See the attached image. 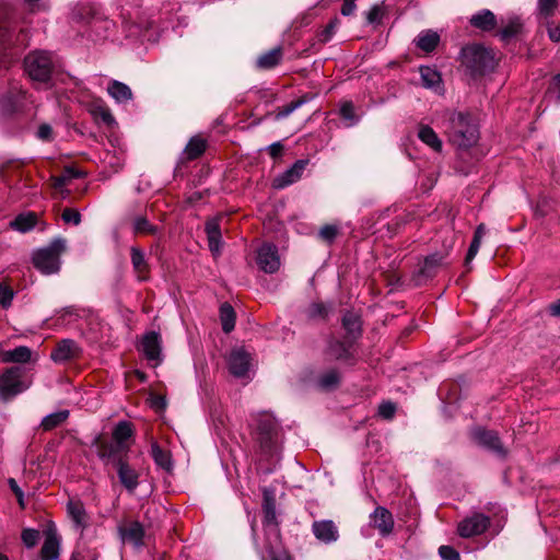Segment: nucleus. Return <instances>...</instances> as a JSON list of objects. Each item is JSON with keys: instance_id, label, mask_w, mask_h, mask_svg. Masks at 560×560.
<instances>
[{"instance_id": "nucleus-1", "label": "nucleus", "mask_w": 560, "mask_h": 560, "mask_svg": "<svg viewBox=\"0 0 560 560\" xmlns=\"http://www.w3.org/2000/svg\"><path fill=\"white\" fill-rule=\"evenodd\" d=\"M250 434L265 455H275L278 452L281 440V428L276 418L267 412L260 411L250 415Z\"/></svg>"}, {"instance_id": "nucleus-2", "label": "nucleus", "mask_w": 560, "mask_h": 560, "mask_svg": "<svg viewBox=\"0 0 560 560\" xmlns=\"http://www.w3.org/2000/svg\"><path fill=\"white\" fill-rule=\"evenodd\" d=\"M445 133L450 143L458 150H467L479 140V128L468 113L453 112L447 120Z\"/></svg>"}, {"instance_id": "nucleus-3", "label": "nucleus", "mask_w": 560, "mask_h": 560, "mask_svg": "<svg viewBox=\"0 0 560 560\" xmlns=\"http://www.w3.org/2000/svg\"><path fill=\"white\" fill-rule=\"evenodd\" d=\"M501 54L481 44H470L462 48L459 58L468 70H494Z\"/></svg>"}, {"instance_id": "nucleus-4", "label": "nucleus", "mask_w": 560, "mask_h": 560, "mask_svg": "<svg viewBox=\"0 0 560 560\" xmlns=\"http://www.w3.org/2000/svg\"><path fill=\"white\" fill-rule=\"evenodd\" d=\"M66 249V241L56 238L47 246L34 252L32 260L34 267L44 275H52L60 269V255Z\"/></svg>"}, {"instance_id": "nucleus-5", "label": "nucleus", "mask_w": 560, "mask_h": 560, "mask_svg": "<svg viewBox=\"0 0 560 560\" xmlns=\"http://www.w3.org/2000/svg\"><path fill=\"white\" fill-rule=\"evenodd\" d=\"M325 355L331 361H341L349 365L357 362L351 340L329 338L325 349Z\"/></svg>"}, {"instance_id": "nucleus-6", "label": "nucleus", "mask_w": 560, "mask_h": 560, "mask_svg": "<svg viewBox=\"0 0 560 560\" xmlns=\"http://www.w3.org/2000/svg\"><path fill=\"white\" fill-rule=\"evenodd\" d=\"M490 526V517L482 513H474L457 525V534L463 538H470L483 534Z\"/></svg>"}, {"instance_id": "nucleus-7", "label": "nucleus", "mask_w": 560, "mask_h": 560, "mask_svg": "<svg viewBox=\"0 0 560 560\" xmlns=\"http://www.w3.org/2000/svg\"><path fill=\"white\" fill-rule=\"evenodd\" d=\"M500 27L497 36L501 42L509 44L513 39L521 38L525 33V24L523 19L516 14H510L501 18Z\"/></svg>"}, {"instance_id": "nucleus-8", "label": "nucleus", "mask_w": 560, "mask_h": 560, "mask_svg": "<svg viewBox=\"0 0 560 560\" xmlns=\"http://www.w3.org/2000/svg\"><path fill=\"white\" fill-rule=\"evenodd\" d=\"M23 371L19 366H12L7 369L0 375V397L2 399H9L14 397L23 390L22 377Z\"/></svg>"}, {"instance_id": "nucleus-9", "label": "nucleus", "mask_w": 560, "mask_h": 560, "mask_svg": "<svg viewBox=\"0 0 560 560\" xmlns=\"http://www.w3.org/2000/svg\"><path fill=\"white\" fill-rule=\"evenodd\" d=\"M59 67V58L49 51L36 50L24 58V70H54Z\"/></svg>"}, {"instance_id": "nucleus-10", "label": "nucleus", "mask_w": 560, "mask_h": 560, "mask_svg": "<svg viewBox=\"0 0 560 560\" xmlns=\"http://www.w3.org/2000/svg\"><path fill=\"white\" fill-rule=\"evenodd\" d=\"M138 350L142 352L149 362L158 365L162 361V341L161 336L156 331H149L143 335Z\"/></svg>"}, {"instance_id": "nucleus-11", "label": "nucleus", "mask_w": 560, "mask_h": 560, "mask_svg": "<svg viewBox=\"0 0 560 560\" xmlns=\"http://www.w3.org/2000/svg\"><path fill=\"white\" fill-rule=\"evenodd\" d=\"M128 446L112 442H104L98 447V456L105 465L116 467L127 458Z\"/></svg>"}, {"instance_id": "nucleus-12", "label": "nucleus", "mask_w": 560, "mask_h": 560, "mask_svg": "<svg viewBox=\"0 0 560 560\" xmlns=\"http://www.w3.org/2000/svg\"><path fill=\"white\" fill-rule=\"evenodd\" d=\"M257 264L267 273L276 272L280 267V257L277 246L264 244L257 253Z\"/></svg>"}, {"instance_id": "nucleus-13", "label": "nucleus", "mask_w": 560, "mask_h": 560, "mask_svg": "<svg viewBox=\"0 0 560 560\" xmlns=\"http://www.w3.org/2000/svg\"><path fill=\"white\" fill-rule=\"evenodd\" d=\"M81 349L72 339L60 340L50 353V359L55 363H66L70 360L79 358Z\"/></svg>"}, {"instance_id": "nucleus-14", "label": "nucleus", "mask_w": 560, "mask_h": 560, "mask_svg": "<svg viewBox=\"0 0 560 560\" xmlns=\"http://www.w3.org/2000/svg\"><path fill=\"white\" fill-rule=\"evenodd\" d=\"M118 532L124 542L131 544L136 548L144 545V527L140 522H127L118 527Z\"/></svg>"}, {"instance_id": "nucleus-15", "label": "nucleus", "mask_w": 560, "mask_h": 560, "mask_svg": "<svg viewBox=\"0 0 560 560\" xmlns=\"http://www.w3.org/2000/svg\"><path fill=\"white\" fill-rule=\"evenodd\" d=\"M307 164V160H298L290 168L273 179V187L283 189L300 180Z\"/></svg>"}, {"instance_id": "nucleus-16", "label": "nucleus", "mask_w": 560, "mask_h": 560, "mask_svg": "<svg viewBox=\"0 0 560 560\" xmlns=\"http://www.w3.org/2000/svg\"><path fill=\"white\" fill-rule=\"evenodd\" d=\"M312 533L317 540L326 545L338 540V527L331 520L315 521L312 524Z\"/></svg>"}, {"instance_id": "nucleus-17", "label": "nucleus", "mask_w": 560, "mask_h": 560, "mask_svg": "<svg viewBox=\"0 0 560 560\" xmlns=\"http://www.w3.org/2000/svg\"><path fill=\"white\" fill-rule=\"evenodd\" d=\"M441 43V36L436 31L423 30L412 40L416 49L430 55L436 50Z\"/></svg>"}, {"instance_id": "nucleus-18", "label": "nucleus", "mask_w": 560, "mask_h": 560, "mask_svg": "<svg viewBox=\"0 0 560 560\" xmlns=\"http://www.w3.org/2000/svg\"><path fill=\"white\" fill-rule=\"evenodd\" d=\"M469 24L476 30L490 33L498 28L499 21L491 10L482 9L470 16Z\"/></svg>"}, {"instance_id": "nucleus-19", "label": "nucleus", "mask_w": 560, "mask_h": 560, "mask_svg": "<svg viewBox=\"0 0 560 560\" xmlns=\"http://www.w3.org/2000/svg\"><path fill=\"white\" fill-rule=\"evenodd\" d=\"M371 524L382 536H388L394 529L393 514L384 506H377L370 515Z\"/></svg>"}, {"instance_id": "nucleus-20", "label": "nucleus", "mask_w": 560, "mask_h": 560, "mask_svg": "<svg viewBox=\"0 0 560 560\" xmlns=\"http://www.w3.org/2000/svg\"><path fill=\"white\" fill-rule=\"evenodd\" d=\"M250 355L244 349H234L229 357L230 372L236 377H243L248 372Z\"/></svg>"}, {"instance_id": "nucleus-21", "label": "nucleus", "mask_w": 560, "mask_h": 560, "mask_svg": "<svg viewBox=\"0 0 560 560\" xmlns=\"http://www.w3.org/2000/svg\"><path fill=\"white\" fill-rule=\"evenodd\" d=\"M476 442L488 450L504 456L505 450L498 436L497 432L490 430L478 429L474 433Z\"/></svg>"}, {"instance_id": "nucleus-22", "label": "nucleus", "mask_w": 560, "mask_h": 560, "mask_svg": "<svg viewBox=\"0 0 560 560\" xmlns=\"http://www.w3.org/2000/svg\"><path fill=\"white\" fill-rule=\"evenodd\" d=\"M130 259L137 279L139 281H147L149 279L150 266L144 252L137 246H132L130 248Z\"/></svg>"}, {"instance_id": "nucleus-23", "label": "nucleus", "mask_w": 560, "mask_h": 560, "mask_svg": "<svg viewBox=\"0 0 560 560\" xmlns=\"http://www.w3.org/2000/svg\"><path fill=\"white\" fill-rule=\"evenodd\" d=\"M316 93H305L301 95L299 98L290 102L289 104L278 106L272 113L269 115L272 116V118L277 121L282 120L287 118L289 115H291L294 110L303 106L304 104L311 102L316 97Z\"/></svg>"}, {"instance_id": "nucleus-24", "label": "nucleus", "mask_w": 560, "mask_h": 560, "mask_svg": "<svg viewBox=\"0 0 560 560\" xmlns=\"http://www.w3.org/2000/svg\"><path fill=\"white\" fill-rule=\"evenodd\" d=\"M120 483L130 492H133L139 485V474L129 464L127 458L116 467Z\"/></svg>"}, {"instance_id": "nucleus-25", "label": "nucleus", "mask_w": 560, "mask_h": 560, "mask_svg": "<svg viewBox=\"0 0 560 560\" xmlns=\"http://www.w3.org/2000/svg\"><path fill=\"white\" fill-rule=\"evenodd\" d=\"M60 538L56 529L46 532L45 540L42 546L40 555L43 560H56L59 557Z\"/></svg>"}, {"instance_id": "nucleus-26", "label": "nucleus", "mask_w": 560, "mask_h": 560, "mask_svg": "<svg viewBox=\"0 0 560 560\" xmlns=\"http://www.w3.org/2000/svg\"><path fill=\"white\" fill-rule=\"evenodd\" d=\"M16 38L15 25L11 21H1L0 59H2L5 56V52L15 44Z\"/></svg>"}, {"instance_id": "nucleus-27", "label": "nucleus", "mask_w": 560, "mask_h": 560, "mask_svg": "<svg viewBox=\"0 0 560 560\" xmlns=\"http://www.w3.org/2000/svg\"><path fill=\"white\" fill-rule=\"evenodd\" d=\"M67 512L77 528L83 530L88 526L89 517L80 500H69Z\"/></svg>"}, {"instance_id": "nucleus-28", "label": "nucleus", "mask_w": 560, "mask_h": 560, "mask_svg": "<svg viewBox=\"0 0 560 560\" xmlns=\"http://www.w3.org/2000/svg\"><path fill=\"white\" fill-rule=\"evenodd\" d=\"M24 97L21 90L14 89L0 97V109L4 115H11L19 110L21 101Z\"/></svg>"}, {"instance_id": "nucleus-29", "label": "nucleus", "mask_w": 560, "mask_h": 560, "mask_svg": "<svg viewBox=\"0 0 560 560\" xmlns=\"http://www.w3.org/2000/svg\"><path fill=\"white\" fill-rule=\"evenodd\" d=\"M342 327L347 331L349 340H355L362 332V322L360 316L353 312H347L342 316Z\"/></svg>"}, {"instance_id": "nucleus-30", "label": "nucleus", "mask_w": 560, "mask_h": 560, "mask_svg": "<svg viewBox=\"0 0 560 560\" xmlns=\"http://www.w3.org/2000/svg\"><path fill=\"white\" fill-rule=\"evenodd\" d=\"M31 357L32 351L26 346H19L13 350H7L0 353V359L4 363H26L31 360Z\"/></svg>"}, {"instance_id": "nucleus-31", "label": "nucleus", "mask_w": 560, "mask_h": 560, "mask_svg": "<svg viewBox=\"0 0 560 560\" xmlns=\"http://www.w3.org/2000/svg\"><path fill=\"white\" fill-rule=\"evenodd\" d=\"M264 525L265 526H273V535L275 538L278 539L279 532L277 529V514H276V502L275 499L265 494L264 498Z\"/></svg>"}, {"instance_id": "nucleus-32", "label": "nucleus", "mask_w": 560, "mask_h": 560, "mask_svg": "<svg viewBox=\"0 0 560 560\" xmlns=\"http://www.w3.org/2000/svg\"><path fill=\"white\" fill-rule=\"evenodd\" d=\"M206 233L208 237L209 249L212 253H219L222 237L219 219H211L206 223Z\"/></svg>"}, {"instance_id": "nucleus-33", "label": "nucleus", "mask_w": 560, "mask_h": 560, "mask_svg": "<svg viewBox=\"0 0 560 560\" xmlns=\"http://www.w3.org/2000/svg\"><path fill=\"white\" fill-rule=\"evenodd\" d=\"M418 138L433 151H442V141L430 126L421 125L418 130Z\"/></svg>"}, {"instance_id": "nucleus-34", "label": "nucleus", "mask_w": 560, "mask_h": 560, "mask_svg": "<svg viewBox=\"0 0 560 560\" xmlns=\"http://www.w3.org/2000/svg\"><path fill=\"white\" fill-rule=\"evenodd\" d=\"M486 231H487V228L483 223H480L475 230L471 243L469 245V248H468V252H467V255L465 258V266L467 267V270H470L469 265L479 252V248H480L482 238L486 234Z\"/></svg>"}, {"instance_id": "nucleus-35", "label": "nucleus", "mask_w": 560, "mask_h": 560, "mask_svg": "<svg viewBox=\"0 0 560 560\" xmlns=\"http://www.w3.org/2000/svg\"><path fill=\"white\" fill-rule=\"evenodd\" d=\"M151 456L154 463L162 469L170 471L173 468L171 453L160 446L158 442L151 443Z\"/></svg>"}, {"instance_id": "nucleus-36", "label": "nucleus", "mask_w": 560, "mask_h": 560, "mask_svg": "<svg viewBox=\"0 0 560 560\" xmlns=\"http://www.w3.org/2000/svg\"><path fill=\"white\" fill-rule=\"evenodd\" d=\"M283 58V49L281 46H277L264 54L257 59V67L259 68H275L280 65Z\"/></svg>"}, {"instance_id": "nucleus-37", "label": "nucleus", "mask_w": 560, "mask_h": 560, "mask_svg": "<svg viewBox=\"0 0 560 560\" xmlns=\"http://www.w3.org/2000/svg\"><path fill=\"white\" fill-rule=\"evenodd\" d=\"M420 81L423 88L430 89L436 94L444 93L441 72H420Z\"/></svg>"}, {"instance_id": "nucleus-38", "label": "nucleus", "mask_w": 560, "mask_h": 560, "mask_svg": "<svg viewBox=\"0 0 560 560\" xmlns=\"http://www.w3.org/2000/svg\"><path fill=\"white\" fill-rule=\"evenodd\" d=\"M206 148L207 141L203 138L196 136L188 141L184 150V153L187 160L192 161L201 156L202 153L206 151Z\"/></svg>"}, {"instance_id": "nucleus-39", "label": "nucleus", "mask_w": 560, "mask_h": 560, "mask_svg": "<svg viewBox=\"0 0 560 560\" xmlns=\"http://www.w3.org/2000/svg\"><path fill=\"white\" fill-rule=\"evenodd\" d=\"M107 91L109 95L119 103H125L132 97L130 88L119 81H112L108 84Z\"/></svg>"}, {"instance_id": "nucleus-40", "label": "nucleus", "mask_w": 560, "mask_h": 560, "mask_svg": "<svg viewBox=\"0 0 560 560\" xmlns=\"http://www.w3.org/2000/svg\"><path fill=\"white\" fill-rule=\"evenodd\" d=\"M220 319L224 332L229 334L234 329L236 315L231 304L223 303L220 306Z\"/></svg>"}, {"instance_id": "nucleus-41", "label": "nucleus", "mask_w": 560, "mask_h": 560, "mask_svg": "<svg viewBox=\"0 0 560 560\" xmlns=\"http://www.w3.org/2000/svg\"><path fill=\"white\" fill-rule=\"evenodd\" d=\"M339 383H340V373L335 368L325 371L317 378L318 386L326 390L337 387Z\"/></svg>"}, {"instance_id": "nucleus-42", "label": "nucleus", "mask_w": 560, "mask_h": 560, "mask_svg": "<svg viewBox=\"0 0 560 560\" xmlns=\"http://www.w3.org/2000/svg\"><path fill=\"white\" fill-rule=\"evenodd\" d=\"M68 417H69L68 410H60L58 412L47 415L42 420L40 427L45 431L52 430V429L57 428L58 425H60L61 423H63L68 419Z\"/></svg>"}, {"instance_id": "nucleus-43", "label": "nucleus", "mask_w": 560, "mask_h": 560, "mask_svg": "<svg viewBox=\"0 0 560 560\" xmlns=\"http://www.w3.org/2000/svg\"><path fill=\"white\" fill-rule=\"evenodd\" d=\"M133 434L132 424L128 421H120L113 431L115 443L125 445V442Z\"/></svg>"}, {"instance_id": "nucleus-44", "label": "nucleus", "mask_w": 560, "mask_h": 560, "mask_svg": "<svg viewBox=\"0 0 560 560\" xmlns=\"http://www.w3.org/2000/svg\"><path fill=\"white\" fill-rule=\"evenodd\" d=\"M91 114L96 120H101L106 126H113L116 124L113 114L109 108L101 103H96L91 108Z\"/></svg>"}, {"instance_id": "nucleus-45", "label": "nucleus", "mask_w": 560, "mask_h": 560, "mask_svg": "<svg viewBox=\"0 0 560 560\" xmlns=\"http://www.w3.org/2000/svg\"><path fill=\"white\" fill-rule=\"evenodd\" d=\"M36 224V215L34 213L19 214L12 222L11 226L20 232H27Z\"/></svg>"}, {"instance_id": "nucleus-46", "label": "nucleus", "mask_w": 560, "mask_h": 560, "mask_svg": "<svg viewBox=\"0 0 560 560\" xmlns=\"http://www.w3.org/2000/svg\"><path fill=\"white\" fill-rule=\"evenodd\" d=\"M339 114L343 120L348 121V127L357 125L360 120V117L355 115L354 105L351 101H345L341 103Z\"/></svg>"}, {"instance_id": "nucleus-47", "label": "nucleus", "mask_w": 560, "mask_h": 560, "mask_svg": "<svg viewBox=\"0 0 560 560\" xmlns=\"http://www.w3.org/2000/svg\"><path fill=\"white\" fill-rule=\"evenodd\" d=\"M559 0H538L537 13L540 18L550 20L558 8Z\"/></svg>"}, {"instance_id": "nucleus-48", "label": "nucleus", "mask_w": 560, "mask_h": 560, "mask_svg": "<svg viewBox=\"0 0 560 560\" xmlns=\"http://www.w3.org/2000/svg\"><path fill=\"white\" fill-rule=\"evenodd\" d=\"M133 230L136 233L150 235H155L159 232V228L151 224L145 217H137L133 220Z\"/></svg>"}, {"instance_id": "nucleus-49", "label": "nucleus", "mask_w": 560, "mask_h": 560, "mask_svg": "<svg viewBox=\"0 0 560 560\" xmlns=\"http://www.w3.org/2000/svg\"><path fill=\"white\" fill-rule=\"evenodd\" d=\"M340 21L338 18H334L329 21L326 27L318 34V39L320 43H327L334 36Z\"/></svg>"}, {"instance_id": "nucleus-50", "label": "nucleus", "mask_w": 560, "mask_h": 560, "mask_svg": "<svg viewBox=\"0 0 560 560\" xmlns=\"http://www.w3.org/2000/svg\"><path fill=\"white\" fill-rule=\"evenodd\" d=\"M328 314V308L324 303H312L307 308V316L310 318H325Z\"/></svg>"}, {"instance_id": "nucleus-51", "label": "nucleus", "mask_w": 560, "mask_h": 560, "mask_svg": "<svg viewBox=\"0 0 560 560\" xmlns=\"http://www.w3.org/2000/svg\"><path fill=\"white\" fill-rule=\"evenodd\" d=\"M21 538L27 548H33L39 539V532L33 528H25L22 532Z\"/></svg>"}, {"instance_id": "nucleus-52", "label": "nucleus", "mask_w": 560, "mask_h": 560, "mask_svg": "<svg viewBox=\"0 0 560 560\" xmlns=\"http://www.w3.org/2000/svg\"><path fill=\"white\" fill-rule=\"evenodd\" d=\"M384 14V8L382 5L375 4L366 13V21L369 24H380Z\"/></svg>"}, {"instance_id": "nucleus-53", "label": "nucleus", "mask_w": 560, "mask_h": 560, "mask_svg": "<svg viewBox=\"0 0 560 560\" xmlns=\"http://www.w3.org/2000/svg\"><path fill=\"white\" fill-rule=\"evenodd\" d=\"M13 298H14L13 290L10 287L1 283L0 284V305L3 308H8L11 305Z\"/></svg>"}, {"instance_id": "nucleus-54", "label": "nucleus", "mask_w": 560, "mask_h": 560, "mask_svg": "<svg viewBox=\"0 0 560 560\" xmlns=\"http://www.w3.org/2000/svg\"><path fill=\"white\" fill-rule=\"evenodd\" d=\"M545 26L548 33V37L553 43H560V23L547 20Z\"/></svg>"}, {"instance_id": "nucleus-55", "label": "nucleus", "mask_w": 560, "mask_h": 560, "mask_svg": "<svg viewBox=\"0 0 560 560\" xmlns=\"http://www.w3.org/2000/svg\"><path fill=\"white\" fill-rule=\"evenodd\" d=\"M61 218L68 224L79 225L81 223V214L77 209L66 208L62 211Z\"/></svg>"}, {"instance_id": "nucleus-56", "label": "nucleus", "mask_w": 560, "mask_h": 560, "mask_svg": "<svg viewBox=\"0 0 560 560\" xmlns=\"http://www.w3.org/2000/svg\"><path fill=\"white\" fill-rule=\"evenodd\" d=\"M31 81L38 85L48 86L51 82V72H26Z\"/></svg>"}, {"instance_id": "nucleus-57", "label": "nucleus", "mask_w": 560, "mask_h": 560, "mask_svg": "<svg viewBox=\"0 0 560 560\" xmlns=\"http://www.w3.org/2000/svg\"><path fill=\"white\" fill-rule=\"evenodd\" d=\"M439 555L443 560H460L459 552L451 546H441Z\"/></svg>"}, {"instance_id": "nucleus-58", "label": "nucleus", "mask_w": 560, "mask_h": 560, "mask_svg": "<svg viewBox=\"0 0 560 560\" xmlns=\"http://www.w3.org/2000/svg\"><path fill=\"white\" fill-rule=\"evenodd\" d=\"M338 234V229L335 225H325L319 230V237L327 243H331Z\"/></svg>"}, {"instance_id": "nucleus-59", "label": "nucleus", "mask_w": 560, "mask_h": 560, "mask_svg": "<svg viewBox=\"0 0 560 560\" xmlns=\"http://www.w3.org/2000/svg\"><path fill=\"white\" fill-rule=\"evenodd\" d=\"M396 412V406L390 401L382 402L378 407V415L384 419H392Z\"/></svg>"}, {"instance_id": "nucleus-60", "label": "nucleus", "mask_w": 560, "mask_h": 560, "mask_svg": "<svg viewBox=\"0 0 560 560\" xmlns=\"http://www.w3.org/2000/svg\"><path fill=\"white\" fill-rule=\"evenodd\" d=\"M267 550L270 560H293L291 555L285 550H280L275 547H268Z\"/></svg>"}, {"instance_id": "nucleus-61", "label": "nucleus", "mask_w": 560, "mask_h": 560, "mask_svg": "<svg viewBox=\"0 0 560 560\" xmlns=\"http://www.w3.org/2000/svg\"><path fill=\"white\" fill-rule=\"evenodd\" d=\"M66 176L65 177H60L57 179L56 182V186H62L66 182V179H69V178H80V177H83L84 176V173L81 172V171H78L73 167H67L66 171Z\"/></svg>"}, {"instance_id": "nucleus-62", "label": "nucleus", "mask_w": 560, "mask_h": 560, "mask_svg": "<svg viewBox=\"0 0 560 560\" xmlns=\"http://www.w3.org/2000/svg\"><path fill=\"white\" fill-rule=\"evenodd\" d=\"M52 136V128L48 124H42L37 130L38 139L43 141H50Z\"/></svg>"}, {"instance_id": "nucleus-63", "label": "nucleus", "mask_w": 560, "mask_h": 560, "mask_svg": "<svg viewBox=\"0 0 560 560\" xmlns=\"http://www.w3.org/2000/svg\"><path fill=\"white\" fill-rule=\"evenodd\" d=\"M267 151L273 160H277L282 155L283 145L280 141H277L268 145Z\"/></svg>"}, {"instance_id": "nucleus-64", "label": "nucleus", "mask_w": 560, "mask_h": 560, "mask_svg": "<svg viewBox=\"0 0 560 560\" xmlns=\"http://www.w3.org/2000/svg\"><path fill=\"white\" fill-rule=\"evenodd\" d=\"M343 3H342V7H341V14L345 15V16H350L354 13L355 11V0H342Z\"/></svg>"}]
</instances>
